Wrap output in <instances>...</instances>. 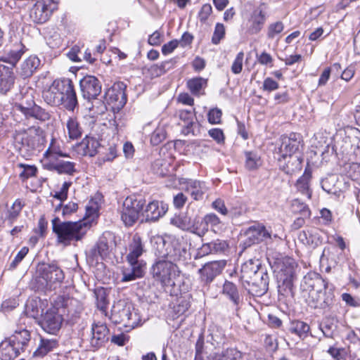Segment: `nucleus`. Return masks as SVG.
Wrapping results in <instances>:
<instances>
[{
    "label": "nucleus",
    "instance_id": "bf43d9fd",
    "mask_svg": "<svg viewBox=\"0 0 360 360\" xmlns=\"http://www.w3.org/2000/svg\"><path fill=\"white\" fill-rule=\"evenodd\" d=\"M18 167L23 169L19 174L20 177L22 180H26L30 177L36 176L37 168L35 166L20 163L18 165Z\"/></svg>",
    "mask_w": 360,
    "mask_h": 360
},
{
    "label": "nucleus",
    "instance_id": "423d86ee",
    "mask_svg": "<svg viewBox=\"0 0 360 360\" xmlns=\"http://www.w3.org/2000/svg\"><path fill=\"white\" fill-rule=\"evenodd\" d=\"M57 4L56 0H37L30 9L29 16L34 23H44L57 10Z\"/></svg>",
    "mask_w": 360,
    "mask_h": 360
},
{
    "label": "nucleus",
    "instance_id": "338daca9",
    "mask_svg": "<svg viewBox=\"0 0 360 360\" xmlns=\"http://www.w3.org/2000/svg\"><path fill=\"white\" fill-rule=\"evenodd\" d=\"M328 353L335 360H343L347 355V352L345 348L330 347L328 349Z\"/></svg>",
    "mask_w": 360,
    "mask_h": 360
},
{
    "label": "nucleus",
    "instance_id": "8fccbe9b",
    "mask_svg": "<svg viewBox=\"0 0 360 360\" xmlns=\"http://www.w3.org/2000/svg\"><path fill=\"white\" fill-rule=\"evenodd\" d=\"M245 167L248 170L257 169L261 165L262 160L259 155L256 152H245Z\"/></svg>",
    "mask_w": 360,
    "mask_h": 360
},
{
    "label": "nucleus",
    "instance_id": "bb28decb",
    "mask_svg": "<svg viewBox=\"0 0 360 360\" xmlns=\"http://www.w3.org/2000/svg\"><path fill=\"white\" fill-rule=\"evenodd\" d=\"M259 260L249 259L243 264L240 270V281L243 288H247L245 282L252 278L256 273L263 269Z\"/></svg>",
    "mask_w": 360,
    "mask_h": 360
},
{
    "label": "nucleus",
    "instance_id": "cd10ccee",
    "mask_svg": "<svg viewBox=\"0 0 360 360\" xmlns=\"http://www.w3.org/2000/svg\"><path fill=\"white\" fill-rule=\"evenodd\" d=\"M15 75L12 68L0 65V94H6L14 84Z\"/></svg>",
    "mask_w": 360,
    "mask_h": 360
},
{
    "label": "nucleus",
    "instance_id": "7c9ffc66",
    "mask_svg": "<svg viewBox=\"0 0 360 360\" xmlns=\"http://www.w3.org/2000/svg\"><path fill=\"white\" fill-rule=\"evenodd\" d=\"M45 167L50 171H55L58 174L72 175L75 172V163L70 161L56 159L51 162H46Z\"/></svg>",
    "mask_w": 360,
    "mask_h": 360
},
{
    "label": "nucleus",
    "instance_id": "3c124183",
    "mask_svg": "<svg viewBox=\"0 0 360 360\" xmlns=\"http://www.w3.org/2000/svg\"><path fill=\"white\" fill-rule=\"evenodd\" d=\"M33 117L41 122H46L50 120L51 113L46 109L38 105H35L26 118Z\"/></svg>",
    "mask_w": 360,
    "mask_h": 360
},
{
    "label": "nucleus",
    "instance_id": "c756f323",
    "mask_svg": "<svg viewBox=\"0 0 360 360\" xmlns=\"http://www.w3.org/2000/svg\"><path fill=\"white\" fill-rule=\"evenodd\" d=\"M112 239L113 236L110 232L103 233L92 250L93 256L96 259L99 256L101 260L106 257L110 252V243H112Z\"/></svg>",
    "mask_w": 360,
    "mask_h": 360
},
{
    "label": "nucleus",
    "instance_id": "13d9d810",
    "mask_svg": "<svg viewBox=\"0 0 360 360\" xmlns=\"http://www.w3.org/2000/svg\"><path fill=\"white\" fill-rule=\"evenodd\" d=\"M283 29L284 25L281 21H277L269 24L267 27V38L273 39L276 34L281 33Z\"/></svg>",
    "mask_w": 360,
    "mask_h": 360
},
{
    "label": "nucleus",
    "instance_id": "412c9836",
    "mask_svg": "<svg viewBox=\"0 0 360 360\" xmlns=\"http://www.w3.org/2000/svg\"><path fill=\"white\" fill-rule=\"evenodd\" d=\"M221 293L233 304L236 311L240 308L243 303V295L236 284L232 281H225Z\"/></svg>",
    "mask_w": 360,
    "mask_h": 360
},
{
    "label": "nucleus",
    "instance_id": "ea45409f",
    "mask_svg": "<svg viewBox=\"0 0 360 360\" xmlns=\"http://www.w3.org/2000/svg\"><path fill=\"white\" fill-rule=\"evenodd\" d=\"M288 330L291 334L295 335L300 339L304 340L309 334L310 326L302 321L292 320L290 322Z\"/></svg>",
    "mask_w": 360,
    "mask_h": 360
},
{
    "label": "nucleus",
    "instance_id": "a18cd8bd",
    "mask_svg": "<svg viewBox=\"0 0 360 360\" xmlns=\"http://www.w3.org/2000/svg\"><path fill=\"white\" fill-rule=\"evenodd\" d=\"M311 178V172L310 169L306 168L303 175L297 179L295 184L297 189L309 199L311 197V191L309 188Z\"/></svg>",
    "mask_w": 360,
    "mask_h": 360
},
{
    "label": "nucleus",
    "instance_id": "c85d7f7f",
    "mask_svg": "<svg viewBox=\"0 0 360 360\" xmlns=\"http://www.w3.org/2000/svg\"><path fill=\"white\" fill-rule=\"evenodd\" d=\"M298 240L305 245L315 248L321 243L319 230L316 228H310L303 230L298 235Z\"/></svg>",
    "mask_w": 360,
    "mask_h": 360
},
{
    "label": "nucleus",
    "instance_id": "79ce46f5",
    "mask_svg": "<svg viewBox=\"0 0 360 360\" xmlns=\"http://www.w3.org/2000/svg\"><path fill=\"white\" fill-rule=\"evenodd\" d=\"M58 346V342L56 339L41 338L37 349L33 353V356L42 358Z\"/></svg>",
    "mask_w": 360,
    "mask_h": 360
},
{
    "label": "nucleus",
    "instance_id": "e433bc0d",
    "mask_svg": "<svg viewBox=\"0 0 360 360\" xmlns=\"http://www.w3.org/2000/svg\"><path fill=\"white\" fill-rule=\"evenodd\" d=\"M36 105L32 94H25L19 102L13 104V109L15 112H20L26 117L34 106Z\"/></svg>",
    "mask_w": 360,
    "mask_h": 360
},
{
    "label": "nucleus",
    "instance_id": "f257e3e1",
    "mask_svg": "<svg viewBox=\"0 0 360 360\" xmlns=\"http://www.w3.org/2000/svg\"><path fill=\"white\" fill-rule=\"evenodd\" d=\"M51 223L53 232L57 236L56 242L65 246L70 245L72 241L81 240L91 227L90 221L86 219L62 222L56 217Z\"/></svg>",
    "mask_w": 360,
    "mask_h": 360
},
{
    "label": "nucleus",
    "instance_id": "b1692460",
    "mask_svg": "<svg viewBox=\"0 0 360 360\" xmlns=\"http://www.w3.org/2000/svg\"><path fill=\"white\" fill-rule=\"evenodd\" d=\"M132 309L131 303L119 300L112 306L110 319L115 323H122L124 326L129 314Z\"/></svg>",
    "mask_w": 360,
    "mask_h": 360
},
{
    "label": "nucleus",
    "instance_id": "20e7f679",
    "mask_svg": "<svg viewBox=\"0 0 360 360\" xmlns=\"http://www.w3.org/2000/svg\"><path fill=\"white\" fill-rule=\"evenodd\" d=\"M145 202L144 199L135 195L128 196L124 200L121 211V219L125 226H131L136 222Z\"/></svg>",
    "mask_w": 360,
    "mask_h": 360
},
{
    "label": "nucleus",
    "instance_id": "2eb2a0df",
    "mask_svg": "<svg viewBox=\"0 0 360 360\" xmlns=\"http://www.w3.org/2000/svg\"><path fill=\"white\" fill-rule=\"evenodd\" d=\"M63 320L62 316L55 310H47L42 315L39 325L45 332L56 335L61 328Z\"/></svg>",
    "mask_w": 360,
    "mask_h": 360
},
{
    "label": "nucleus",
    "instance_id": "a19ab883",
    "mask_svg": "<svg viewBox=\"0 0 360 360\" xmlns=\"http://www.w3.org/2000/svg\"><path fill=\"white\" fill-rule=\"evenodd\" d=\"M185 191L188 193L195 200L202 199L206 191L204 182L196 180H190L186 184Z\"/></svg>",
    "mask_w": 360,
    "mask_h": 360
},
{
    "label": "nucleus",
    "instance_id": "49530a36",
    "mask_svg": "<svg viewBox=\"0 0 360 360\" xmlns=\"http://www.w3.org/2000/svg\"><path fill=\"white\" fill-rule=\"evenodd\" d=\"M292 206L294 207L297 206L299 208V212L301 214V217H297L292 224V228L295 229H298L304 226L305 223V219L310 218L311 211L307 205L300 202L297 200L294 201Z\"/></svg>",
    "mask_w": 360,
    "mask_h": 360
},
{
    "label": "nucleus",
    "instance_id": "9d476101",
    "mask_svg": "<svg viewBox=\"0 0 360 360\" xmlns=\"http://www.w3.org/2000/svg\"><path fill=\"white\" fill-rule=\"evenodd\" d=\"M269 277L266 271L263 269L256 273L252 278L245 282L248 293L255 297L264 295L269 289Z\"/></svg>",
    "mask_w": 360,
    "mask_h": 360
},
{
    "label": "nucleus",
    "instance_id": "c9c22d12",
    "mask_svg": "<svg viewBox=\"0 0 360 360\" xmlns=\"http://www.w3.org/2000/svg\"><path fill=\"white\" fill-rule=\"evenodd\" d=\"M221 223L219 218L214 213H210L206 214L202 221L200 226L202 227L194 228V232L198 236H202L207 232L209 226H210L214 231L215 227H217Z\"/></svg>",
    "mask_w": 360,
    "mask_h": 360
},
{
    "label": "nucleus",
    "instance_id": "0eeeda50",
    "mask_svg": "<svg viewBox=\"0 0 360 360\" xmlns=\"http://www.w3.org/2000/svg\"><path fill=\"white\" fill-rule=\"evenodd\" d=\"M295 262H283L277 274L278 292L283 295L292 294L293 281L295 276Z\"/></svg>",
    "mask_w": 360,
    "mask_h": 360
},
{
    "label": "nucleus",
    "instance_id": "69168bd1",
    "mask_svg": "<svg viewBox=\"0 0 360 360\" xmlns=\"http://www.w3.org/2000/svg\"><path fill=\"white\" fill-rule=\"evenodd\" d=\"M28 252V248L23 247L15 255L13 260L11 262L8 269L10 271L14 270L20 264V262H21V261L24 259V257L27 255Z\"/></svg>",
    "mask_w": 360,
    "mask_h": 360
},
{
    "label": "nucleus",
    "instance_id": "f8f14e48",
    "mask_svg": "<svg viewBox=\"0 0 360 360\" xmlns=\"http://www.w3.org/2000/svg\"><path fill=\"white\" fill-rule=\"evenodd\" d=\"M79 86L84 98L96 100L101 93V82L94 76L86 75L79 81Z\"/></svg>",
    "mask_w": 360,
    "mask_h": 360
},
{
    "label": "nucleus",
    "instance_id": "58836bf2",
    "mask_svg": "<svg viewBox=\"0 0 360 360\" xmlns=\"http://www.w3.org/2000/svg\"><path fill=\"white\" fill-rule=\"evenodd\" d=\"M39 65V59L37 56H30L21 63L19 73L24 78L30 77Z\"/></svg>",
    "mask_w": 360,
    "mask_h": 360
},
{
    "label": "nucleus",
    "instance_id": "5701e85b",
    "mask_svg": "<svg viewBox=\"0 0 360 360\" xmlns=\"http://www.w3.org/2000/svg\"><path fill=\"white\" fill-rule=\"evenodd\" d=\"M301 287L303 290L311 292L312 290L328 287V282L323 279L319 274L311 271L304 276Z\"/></svg>",
    "mask_w": 360,
    "mask_h": 360
},
{
    "label": "nucleus",
    "instance_id": "72a5a7b5",
    "mask_svg": "<svg viewBox=\"0 0 360 360\" xmlns=\"http://www.w3.org/2000/svg\"><path fill=\"white\" fill-rule=\"evenodd\" d=\"M129 264L131 266V269L123 271V276L121 279L122 282L132 281L144 276L146 262H140Z\"/></svg>",
    "mask_w": 360,
    "mask_h": 360
},
{
    "label": "nucleus",
    "instance_id": "774afa93",
    "mask_svg": "<svg viewBox=\"0 0 360 360\" xmlns=\"http://www.w3.org/2000/svg\"><path fill=\"white\" fill-rule=\"evenodd\" d=\"M349 176L360 186V164L352 163L348 171Z\"/></svg>",
    "mask_w": 360,
    "mask_h": 360
},
{
    "label": "nucleus",
    "instance_id": "c03bdc74",
    "mask_svg": "<svg viewBox=\"0 0 360 360\" xmlns=\"http://www.w3.org/2000/svg\"><path fill=\"white\" fill-rule=\"evenodd\" d=\"M100 146L101 144L96 139L86 136L79 143V148L83 150L84 155L93 157L98 153Z\"/></svg>",
    "mask_w": 360,
    "mask_h": 360
},
{
    "label": "nucleus",
    "instance_id": "0e129e2a",
    "mask_svg": "<svg viewBox=\"0 0 360 360\" xmlns=\"http://www.w3.org/2000/svg\"><path fill=\"white\" fill-rule=\"evenodd\" d=\"M222 112L219 108H214L209 110L207 113L208 122L212 124L221 123Z\"/></svg>",
    "mask_w": 360,
    "mask_h": 360
},
{
    "label": "nucleus",
    "instance_id": "39448f33",
    "mask_svg": "<svg viewBox=\"0 0 360 360\" xmlns=\"http://www.w3.org/2000/svg\"><path fill=\"white\" fill-rule=\"evenodd\" d=\"M335 301L334 286L332 284L328 283V287L309 292V305L314 309H329Z\"/></svg>",
    "mask_w": 360,
    "mask_h": 360
},
{
    "label": "nucleus",
    "instance_id": "de8ad7c7",
    "mask_svg": "<svg viewBox=\"0 0 360 360\" xmlns=\"http://www.w3.org/2000/svg\"><path fill=\"white\" fill-rule=\"evenodd\" d=\"M243 354L236 348H227L210 356V360H241Z\"/></svg>",
    "mask_w": 360,
    "mask_h": 360
},
{
    "label": "nucleus",
    "instance_id": "4d7b16f0",
    "mask_svg": "<svg viewBox=\"0 0 360 360\" xmlns=\"http://www.w3.org/2000/svg\"><path fill=\"white\" fill-rule=\"evenodd\" d=\"M72 185V182L65 181L60 188V191L58 192H56L53 195V198L59 200L60 202L57 205L55 208V212H58L62 207V202L68 198V193L69 188Z\"/></svg>",
    "mask_w": 360,
    "mask_h": 360
},
{
    "label": "nucleus",
    "instance_id": "aec40b11",
    "mask_svg": "<svg viewBox=\"0 0 360 360\" xmlns=\"http://www.w3.org/2000/svg\"><path fill=\"white\" fill-rule=\"evenodd\" d=\"M168 210L167 204L154 200L148 204L143 212L146 222H154L162 217Z\"/></svg>",
    "mask_w": 360,
    "mask_h": 360
},
{
    "label": "nucleus",
    "instance_id": "4c0bfd02",
    "mask_svg": "<svg viewBox=\"0 0 360 360\" xmlns=\"http://www.w3.org/2000/svg\"><path fill=\"white\" fill-rule=\"evenodd\" d=\"M8 339L20 352H24L30 341V333L27 330L15 331Z\"/></svg>",
    "mask_w": 360,
    "mask_h": 360
},
{
    "label": "nucleus",
    "instance_id": "a211bd4d",
    "mask_svg": "<svg viewBox=\"0 0 360 360\" xmlns=\"http://www.w3.org/2000/svg\"><path fill=\"white\" fill-rule=\"evenodd\" d=\"M281 141L278 153L283 160L286 159L288 156L293 155L299 150L300 145L299 134L292 133L290 136H283Z\"/></svg>",
    "mask_w": 360,
    "mask_h": 360
},
{
    "label": "nucleus",
    "instance_id": "f3484780",
    "mask_svg": "<svg viewBox=\"0 0 360 360\" xmlns=\"http://www.w3.org/2000/svg\"><path fill=\"white\" fill-rule=\"evenodd\" d=\"M91 330L90 345L92 348L97 349L103 347L108 341L110 330L106 324L101 322L94 323L91 325Z\"/></svg>",
    "mask_w": 360,
    "mask_h": 360
},
{
    "label": "nucleus",
    "instance_id": "5fc2aeb1",
    "mask_svg": "<svg viewBox=\"0 0 360 360\" xmlns=\"http://www.w3.org/2000/svg\"><path fill=\"white\" fill-rule=\"evenodd\" d=\"M97 308L105 315H107L108 301L105 292L103 290H98L95 292Z\"/></svg>",
    "mask_w": 360,
    "mask_h": 360
},
{
    "label": "nucleus",
    "instance_id": "603ef678",
    "mask_svg": "<svg viewBox=\"0 0 360 360\" xmlns=\"http://www.w3.org/2000/svg\"><path fill=\"white\" fill-rule=\"evenodd\" d=\"M67 128L71 139H77L82 136V129L76 119L70 118L67 122Z\"/></svg>",
    "mask_w": 360,
    "mask_h": 360
},
{
    "label": "nucleus",
    "instance_id": "6e6d98bb",
    "mask_svg": "<svg viewBox=\"0 0 360 360\" xmlns=\"http://www.w3.org/2000/svg\"><path fill=\"white\" fill-rule=\"evenodd\" d=\"M141 323V316L139 311L133 307V309L129 312L124 326L127 328H134Z\"/></svg>",
    "mask_w": 360,
    "mask_h": 360
},
{
    "label": "nucleus",
    "instance_id": "393cba45",
    "mask_svg": "<svg viewBox=\"0 0 360 360\" xmlns=\"http://www.w3.org/2000/svg\"><path fill=\"white\" fill-rule=\"evenodd\" d=\"M63 105L68 111H74L78 107L77 94L71 79L65 78L64 91H63Z\"/></svg>",
    "mask_w": 360,
    "mask_h": 360
},
{
    "label": "nucleus",
    "instance_id": "37998d69",
    "mask_svg": "<svg viewBox=\"0 0 360 360\" xmlns=\"http://www.w3.org/2000/svg\"><path fill=\"white\" fill-rule=\"evenodd\" d=\"M20 352L8 338L0 344V359L1 360H13L16 358Z\"/></svg>",
    "mask_w": 360,
    "mask_h": 360
},
{
    "label": "nucleus",
    "instance_id": "2f4dec72",
    "mask_svg": "<svg viewBox=\"0 0 360 360\" xmlns=\"http://www.w3.org/2000/svg\"><path fill=\"white\" fill-rule=\"evenodd\" d=\"M62 143L56 139L52 138L47 150L44 154V158L47 162H51L60 158L68 157V154L62 150Z\"/></svg>",
    "mask_w": 360,
    "mask_h": 360
},
{
    "label": "nucleus",
    "instance_id": "1a4fd4ad",
    "mask_svg": "<svg viewBox=\"0 0 360 360\" xmlns=\"http://www.w3.org/2000/svg\"><path fill=\"white\" fill-rule=\"evenodd\" d=\"M268 8L266 3L261 2L252 11L247 23V32L249 34H257L262 31L268 18Z\"/></svg>",
    "mask_w": 360,
    "mask_h": 360
},
{
    "label": "nucleus",
    "instance_id": "e2e57ef3",
    "mask_svg": "<svg viewBox=\"0 0 360 360\" xmlns=\"http://www.w3.org/2000/svg\"><path fill=\"white\" fill-rule=\"evenodd\" d=\"M27 131L23 132H17L14 135V142L15 147L19 150H25L26 151Z\"/></svg>",
    "mask_w": 360,
    "mask_h": 360
},
{
    "label": "nucleus",
    "instance_id": "864d4df0",
    "mask_svg": "<svg viewBox=\"0 0 360 360\" xmlns=\"http://www.w3.org/2000/svg\"><path fill=\"white\" fill-rule=\"evenodd\" d=\"M23 206L24 205L22 203L20 200L17 199L15 200L10 210H8L7 218L11 225L13 224L18 218Z\"/></svg>",
    "mask_w": 360,
    "mask_h": 360
},
{
    "label": "nucleus",
    "instance_id": "dca6fc26",
    "mask_svg": "<svg viewBox=\"0 0 360 360\" xmlns=\"http://www.w3.org/2000/svg\"><path fill=\"white\" fill-rule=\"evenodd\" d=\"M179 117L183 122L182 133L185 135L192 134L196 136L200 132V124L197 122L194 110H181Z\"/></svg>",
    "mask_w": 360,
    "mask_h": 360
},
{
    "label": "nucleus",
    "instance_id": "09e8293b",
    "mask_svg": "<svg viewBox=\"0 0 360 360\" xmlns=\"http://www.w3.org/2000/svg\"><path fill=\"white\" fill-rule=\"evenodd\" d=\"M207 86V79L200 77H193L187 82L188 89L195 96L205 94L204 89Z\"/></svg>",
    "mask_w": 360,
    "mask_h": 360
},
{
    "label": "nucleus",
    "instance_id": "6e6552de",
    "mask_svg": "<svg viewBox=\"0 0 360 360\" xmlns=\"http://www.w3.org/2000/svg\"><path fill=\"white\" fill-rule=\"evenodd\" d=\"M245 239L240 245L246 249L252 245L271 240V232L262 224L256 223L249 226L244 232Z\"/></svg>",
    "mask_w": 360,
    "mask_h": 360
},
{
    "label": "nucleus",
    "instance_id": "f704fd0d",
    "mask_svg": "<svg viewBox=\"0 0 360 360\" xmlns=\"http://www.w3.org/2000/svg\"><path fill=\"white\" fill-rule=\"evenodd\" d=\"M25 46L21 41H19L7 53L1 56L0 60L15 66L25 52Z\"/></svg>",
    "mask_w": 360,
    "mask_h": 360
},
{
    "label": "nucleus",
    "instance_id": "680f3d73",
    "mask_svg": "<svg viewBox=\"0 0 360 360\" xmlns=\"http://www.w3.org/2000/svg\"><path fill=\"white\" fill-rule=\"evenodd\" d=\"M225 27L222 23L217 22L214 27V31L212 37V43L217 45L220 41L225 37Z\"/></svg>",
    "mask_w": 360,
    "mask_h": 360
},
{
    "label": "nucleus",
    "instance_id": "7ed1b4c3",
    "mask_svg": "<svg viewBox=\"0 0 360 360\" xmlns=\"http://www.w3.org/2000/svg\"><path fill=\"white\" fill-rule=\"evenodd\" d=\"M173 259H158L151 267V274L155 281L160 282L163 285H171L174 283V278L178 276V266Z\"/></svg>",
    "mask_w": 360,
    "mask_h": 360
},
{
    "label": "nucleus",
    "instance_id": "a878e982",
    "mask_svg": "<svg viewBox=\"0 0 360 360\" xmlns=\"http://www.w3.org/2000/svg\"><path fill=\"white\" fill-rule=\"evenodd\" d=\"M279 167L287 174H292L302 169L303 158L298 155H290L285 160L278 158Z\"/></svg>",
    "mask_w": 360,
    "mask_h": 360
},
{
    "label": "nucleus",
    "instance_id": "f03ea898",
    "mask_svg": "<svg viewBox=\"0 0 360 360\" xmlns=\"http://www.w3.org/2000/svg\"><path fill=\"white\" fill-rule=\"evenodd\" d=\"M126 88V84L122 82H115L108 88L105 91L104 101L98 102L101 104V112H103L107 109L106 105H110L114 112L123 108L127 101Z\"/></svg>",
    "mask_w": 360,
    "mask_h": 360
},
{
    "label": "nucleus",
    "instance_id": "473e14b6",
    "mask_svg": "<svg viewBox=\"0 0 360 360\" xmlns=\"http://www.w3.org/2000/svg\"><path fill=\"white\" fill-rule=\"evenodd\" d=\"M39 127H32L27 130V136L26 142V151L32 152L34 150H40L43 144L44 137L39 134L41 132Z\"/></svg>",
    "mask_w": 360,
    "mask_h": 360
},
{
    "label": "nucleus",
    "instance_id": "6ab92c4d",
    "mask_svg": "<svg viewBox=\"0 0 360 360\" xmlns=\"http://www.w3.org/2000/svg\"><path fill=\"white\" fill-rule=\"evenodd\" d=\"M39 271L41 277L50 285L62 283L65 278L63 270L54 263L43 264Z\"/></svg>",
    "mask_w": 360,
    "mask_h": 360
},
{
    "label": "nucleus",
    "instance_id": "9b49d317",
    "mask_svg": "<svg viewBox=\"0 0 360 360\" xmlns=\"http://www.w3.org/2000/svg\"><path fill=\"white\" fill-rule=\"evenodd\" d=\"M226 264L225 260L213 261L206 263L198 270L200 281L202 285L208 286L219 275Z\"/></svg>",
    "mask_w": 360,
    "mask_h": 360
},
{
    "label": "nucleus",
    "instance_id": "4be33fe9",
    "mask_svg": "<svg viewBox=\"0 0 360 360\" xmlns=\"http://www.w3.org/2000/svg\"><path fill=\"white\" fill-rule=\"evenodd\" d=\"M128 249L129 253L126 258L129 263L143 262V260H139V258L146 251V250L145 243L139 233L133 235L129 244Z\"/></svg>",
    "mask_w": 360,
    "mask_h": 360
},
{
    "label": "nucleus",
    "instance_id": "052dcab7",
    "mask_svg": "<svg viewBox=\"0 0 360 360\" xmlns=\"http://www.w3.org/2000/svg\"><path fill=\"white\" fill-rule=\"evenodd\" d=\"M171 224L181 229L182 230H188L194 226H193L191 219L186 217H174L171 219Z\"/></svg>",
    "mask_w": 360,
    "mask_h": 360
},
{
    "label": "nucleus",
    "instance_id": "ddd939ff",
    "mask_svg": "<svg viewBox=\"0 0 360 360\" xmlns=\"http://www.w3.org/2000/svg\"><path fill=\"white\" fill-rule=\"evenodd\" d=\"M65 78L56 79L46 90L43 91L44 101L51 106H59L63 103Z\"/></svg>",
    "mask_w": 360,
    "mask_h": 360
},
{
    "label": "nucleus",
    "instance_id": "4468645a",
    "mask_svg": "<svg viewBox=\"0 0 360 360\" xmlns=\"http://www.w3.org/2000/svg\"><path fill=\"white\" fill-rule=\"evenodd\" d=\"M155 254L158 259H169L174 261L179 260L181 258V251L179 248H176L170 243H166L162 237L155 238L154 244Z\"/></svg>",
    "mask_w": 360,
    "mask_h": 360
}]
</instances>
